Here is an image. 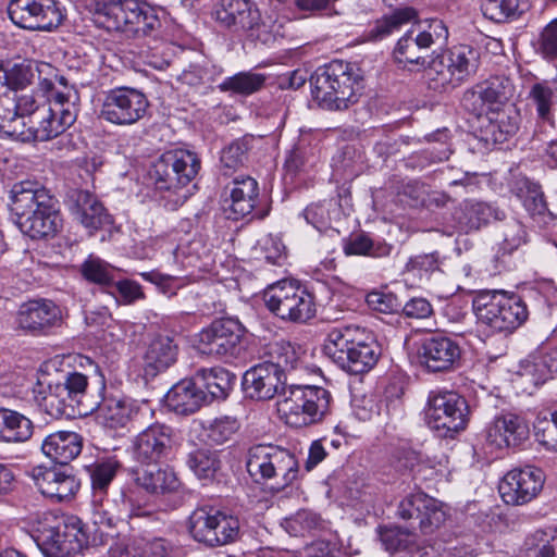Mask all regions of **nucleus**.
Returning <instances> with one entry per match:
<instances>
[{
	"instance_id": "f257e3e1",
	"label": "nucleus",
	"mask_w": 557,
	"mask_h": 557,
	"mask_svg": "<svg viewBox=\"0 0 557 557\" xmlns=\"http://www.w3.org/2000/svg\"><path fill=\"white\" fill-rule=\"evenodd\" d=\"M44 97L33 94L4 96L0 102V133L18 143L47 141L71 126L76 120L77 91L63 85Z\"/></svg>"
},
{
	"instance_id": "f03ea898",
	"label": "nucleus",
	"mask_w": 557,
	"mask_h": 557,
	"mask_svg": "<svg viewBox=\"0 0 557 557\" xmlns=\"http://www.w3.org/2000/svg\"><path fill=\"white\" fill-rule=\"evenodd\" d=\"M9 206L16 226L32 239L52 238L63 226L59 200L36 182L15 183Z\"/></svg>"
},
{
	"instance_id": "7ed1b4c3",
	"label": "nucleus",
	"mask_w": 557,
	"mask_h": 557,
	"mask_svg": "<svg viewBox=\"0 0 557 557\" xmlns=\"http://www.w3.org/2000/svg\"><path fill=\"white\" fill-rule=\"evenodd\" d=\"M268 360L248 369L243 376V388L247 397L256 400L278 399L286 385V372L298 367L300 348L289 342L280 341L269 345Z\"/></svg>"
},
{
	"instance_id": "20e7f679",
	"label": "nucleus",
	"mask_w": 557,
	"mask_h": 557,
	"mask_svg": "<svg viewBox=\"0 0 557 557\" xmlns=\"http://www.w3.org/2000/svg\"><path fill=\"white\" fill-rule=\"evenodd\" d=\"M323 352L350 374L369 372L380 356L379 346L372 335L357 325L331 327L324 339Z\"/></svg>"
},
{
	"instance_id": "39448f33",
	"label": "nucleus",
	"mask_w": 557,
	"mask_h": 557,
	"mask_svg": "<svg viewBox=\"0 0 557 557\" xmlns=\"http://www.w3.org/2000/svg\"><path fill=\"white\" fill-rule=\"evenodd\" d=\"M172 261L184 275H170L159 271L141 272L139 275L147 282L154 284L168 297L176 295L177 290L186 284L202 278L205 273L211 272L214 265L212 246L202 237L181 243L172 251Z\"/></svg>"
},
{
	"instance_id": "423d86ee",
	"label": "nucleus",
	"mask_w": 557,
	"mask_h": 557,
	"mask_svg": "<svg viewBox=\"0 0 557 557\" xmlns=\"http://www.w3.org/2000/svg\"><path fill=\"white\" fill-rule=\"evenodd\" d=\"M476 324L488 334H512L529 318L525 301L505 290H481L472 300Z\"/></svg>"
},
{
	"instance_id": "0eeeda50",
	"label": "nucleus",
	"mask_w": 557,
	"mask_h": 557,
	"mask_svg": "<svg viewBox=\"0 0 557 557\" xmlns=\"http://www.w3.org/2000/svg\"><path fill=\"white\" fill-rule=\"evenodd\" d=\"M360 75L355 65L333 60L319 67L311 76V94L320 107L327 110H345L357 102Z\"/></svg>"
},
{
	"instance_id": "6e6552de",
	"label": "nucleus",
	"mask_w": 557,
	"mask_h": 557,
	"mask_svg": "<svg viewBox=\"0 0 557 557\" xmlns=\"http://www.w3.org/2000/svg\"><path fill=\"white\" fill-rule=\"evenodd\" d=\"M96 14L108 30L127 36H150L161 27L157 9L144 0H102Z\"/></svg>"
},
{
	"instance_id": "1a4fd4ad",
	"label": "nucleus",
	"mask_w": 557,
	"mask_h": 557,
	"mask_svg": "<svg viewBox=\"0 0 557 557\" xmlns=\"http://www.w3.org/2000/svg\"><path fill=\"white\" fill-rule=\"evenodd\" d=\"M246 468L257 483L272 482L276 492L292 485L299 474V462L289 449L259 444L247 451Z\"/></svg>"
},
{
	"instance_id": "9d476101",
	"label": "nucleus",
	"mask_w": 557,
	"mask_h": 557,
	"mask_svg": "<svg viewBox=\"0 0 557 557\" xmlns=\"http://www.w3.org/2000/svg\"><path fill=\"white\" fill-rule=\"evenodd\" d=\"M332 395L317 385H288L277 400V412L286 424L304 428L323 420L330 412Z\"/></svg>"
},
{
	"instance_id": "9b49d317",
	"label": "nucleus",
	"mask_w": 557,
	"mask_h": 557,
	"mask_svg": "<svg viewBox=\"0 0 557 557\" xmlns=\"http://www.w3.org/2000/svg\"><path fill=\"white\" fill-rule=\"evenodd\" d=\"M199 170L200 160L195 152L175 149L164 152L153 162L148 172V178L157 191L176 195L175 201L183 203L188 193H180L191 183Z\"/></svg>"
},
{
	"instance_id": "f8f14e48",
	"label": "nucleus",
	"mask_w": 557,
	"mask_h": 557,
	"mask_svg": "<svg viewBox=\"0 0 557 557\" xmlns=\"http://www.w3.org/2000/svg\"><path fill=\"white\" fill-rule=\"evenodd\" d=\"M479 64L480 53L476 49L467 45L454 46L429 62V88L437 92L453 90L473 76Z\"/></svg>"
},
{
	"instance_id": "ddd939ff",
	"label": "nucleus",
	"mask_w": 557,
	"mask_h": 557,
	"mask_svg": "<svg viewBox=\"0 0 557 557\" xmlns=\"http://www.w3.org/2000/svg\"><path fill=\"white\" fill-rule=\"evenodd\" d=\"M265 307L285 322L304 324L315 317V298L297 281L282 280L263 292Z\"/></svg>"
},
{
	"instance_id": "4468645a",
	"label": "nucleus",
	"mask_w": 557,
	"mask_h": 557,
	"mask_svg": "<svg viewBox=\"0 0 557 557\" xmlns=\"http://www.w3.org/2000/svg\"><path fill=\"white\" fill-rule=\"evenodd\" d=\"M426 425L443 438H454L469 422V406L460 394L436 389L428 395L424 408Z\"/></svg>"
},
{
	"instance_id": "2eb2a0df",
	"label": "nucleus",
	"mask_w": 557,
	"mask_h": 557,
	"mask_svg": "<svg viewBox=\"0 0 557 557\" xmlns=\"http://www.w3.org/2000/svg\"><path fill=\"white\" fill-rule=\"evenodd\" d=\"M189 532L197 542L222 546L237 540L239 521L220 510L197 508L189 517Z\"/></svg>"
},
{
	"instance_id": "dca6fc26",
	"label": "nucleus",
	"mask_w": 557,
	"mask_h": 557,
	"mask_svg": "<svg viewBox=\"0 0 557 557\" xmlns=\"http://www.w3.org/2000/svg\"><path fill=\"white\" fill-rule=\"evenodd\" d=\"M149 101L144 92L131 87H115L104 92L100 117L119 126H129L144 119Z\"/></svg>"
},
{
	"instance_id": "f3484780",
	"label": "nucleus",
	"mask_w": 557,
	"mask_h": 557,
	"mask_svg": "<svg viewBox=\"0 0 557 557\" xmlns=\"http://www.w3.org/2000/svg\"><path fill=\"white\" fill-rule=\"evenodd\" d=\"M245 332L237 318L215 319L198 333L197 348L211 357H234L239 352Z\"/></svg>"
},
{
	"instance_id": "a211bd4d",
	"label": "nucleus",
	"mask_w": 557,
	"mask_h": 557,
	"mask_svg": "<svg viewBox=\"0 0 557 557\" xmlns=\"http://www.w3.org/2000/svg\"><path fill=\"white\" fill-rule=\"evenodd\" d=\"M511 79L505 75L491 76L467 89L462 96V107L476 116L500 111L515 95Z\"/></svg>"
},
{
	"instance_id": "6ab92c4d",
	"label": "nucleus",
	"mask_w": 557,
	"mask_h": 557,
	"mask_svg": "<svg viewBox=\"0 0 557 557\" xmlns=\"http://www.w3.org/2000/svg\"><path fill=\"white\" fill-rule=\"evenodd\" d=\"M8 14L16 26L28 30L50 32L64 20L55 0H11Z\"/></svg>"
},
{
	"instance_id": "aec40b11",
	"label": "nucleus",
	"mask_w": 557,
	"mask_h": 557,
	"mask_svg": "<svg viewBox=\"0 0 557 557\" xmlns=\"http://www.w3.org/2000/svg\"><path fill=\"white\" fill-rule=\"evenodd\" d=\"M176 446L174 429L164 423H152L139 432L131 444V453L141 465H156L166 460Z\"/></svg>"
},
{
	"instance_id": "412c9836",
	"label": "nucleus",
	"mask_w": 557,
	"mask_h": 557,
	"mask_svg": "<svg viewBox=\"0 0 557 557\" xmlns=\"http://www.w3.org/2000/svg\"><path fill=\"white\" fill-rule=\"evenodd\" d=\"M1 87L5 84L10 89L17 90L38 81V86L44 92H52L55 87L67 85L58 69L49 63H21L14 64L9 70L0 65Z\"/></svg>"
},
{
	"instance_id": "4be33fe9",
	"label": "nucleus",
	"mask_w": 557,
	"mask_h": 557,
	"mask_svg": "<svg viewBox=\"0 0 557 557\" xmlns=\"http://www.w3.org/2000/svg\"><path fill=\"white\" fill-rule=\"evenodd\" d=\"M484 448L490 453L521 445L529 437L524 418L512 412L496 416L482 433Z\"/></svg>"
},
{
	"instance_id": "5701e85b",
	"label": "nucleus",
	"mask_w": 557,
	"mask_h": 557,
	"mask_svg": "<svg viewBox=\"0 0 557 557\" xmlns=\"http://www.w3.org/2000/svg\"><path fill=\"white\" fill-rule=\"evenodd\" d=\"M540 468L525 466L508 471L498 485L503 500L508 505H524L537 496L544 485Z\"/></svg>"
},
{
	"instance_id": "b1692460",
	"label": "nucleus",
	"mask_w": 557,
	"mask_h": 557,
	"mask_svg": "<svg viewBox=\"0 0 557 557\" xmlns=\"http://www.w3.org/2000/svg\"><path fill=\"white\" fill-rule=\"evenodd\" d=\"M64 205L73 218L90 233L110 226L113 223L112 216L97 196L87 189L67 188L64 196Z\"/></svg>"
},
{
	"instance_id": "393cba45",
	"label": "nucleus",
	"mask_w": 557,
	"mask_h": 557,
	"mask_svg": "<svg viewBox=\"0 0 557 557\" xmlns=\"http://www.w3.org/2000/svg\"><path fill=\"white\" fill-rule=\"evenodd\" d=\"M18 329L33 335H47L63 324L62 309L48 299L22 304L15 319Z\"/></svg>"
},
{
	"instance_id": "a878e982",
	"label": "nucleus",
	"mask_w": 557,
	"mask_h": 557,
	"mask_svg": "<svg viewBox=\"0 0 557 557\" xmlns=\"http://www.w3.org/2000/svg\"><path fill=\"white\" fill-rule=\"evenodd\" d=\"M39 492L52 503L71 500L79 490V481L69 469L34 467L30 473Z\"/></svg>"
},
{
	"instance_id": "bb28decb",
	"label": "nucleus",
	"mask_w": 557,
	"mask_h": 557,
	"mask_svg": "<svg viewBox=\"0 0 557 557\" xmlns=\"http://www.w3.org/2000/svg\"><path fill=\"white\" fill-rule=\"evenodd\" d=\"M36 542L45 557H71L82 546L75 529L57 519L38 528Z\"/></svg>"
},
{
	"instance_id": "cd10ccee",
	"label": "nucleus",
	"mask_w": 557,
	"mask_h": 557,
	"mask_svg": "<svg viewBox=\"0 0 557 557\" xmlns=\"http://www.w3.org/2000/svg\"><path fill=\"white\" fill-rule=\"evenodd\" d=\"M461 357L459 345L451 338L432 335L424 338L418 349L421 366L430 372H445L454 369Z\"/></svg>"
},
{
	"instance_id": "c85d7f7f",
	"label": "nucleus",
	"mask_w": 557,
	"mask_h": 557,
	"mask_svg": "<svg viewBox=\"0 0 557 557\" xmlns=\"http://www.w3.org/2000/svg\"><path fill=\"white\" fill-rule=\"evenodd\" d=\"M144 405L131 397L106 396L98 406V418L110 429L125 428L137 420Z\"/></svg>"
},
{
	"instance_id": "c756f323",
	"label": "nucleus",
	"mask_w": 557,
	"mask_h": 557,
	"mask_svg": "<svg viewBox=\"0 0 557 557\" xmlns=\"http://www.w3.org/2000/svg\"><path fill=\"white\" fill-rule=\"evenodd\" d=\"M122 504L112 506L110 500H104V496H92V521L99 528H113L119 521L127 518L143 517L147 512L134 505L131 496L121 494Z\"/></svg>"
},
{
	"instance_id": "7c9ffc66",
	"label": "nucleus",
	"mask_w": 557,
	"mask_h": 557,
	"mask_svg": "<svg viewBox=\"0 0 557 557\" xmlns=\"http://www.w3.org/2000/svg\"><path fill=\"white\" fill-rule=\"evenodd\" d=\"M178 347L173 338L166 335L153 337L146 347L143 360L147 377H154L176 362Z\"/></svg>"
},
{
	"instance_id": "2f4dec72",
	"label": "nucleus",
	"mask_w": 557,
	"mask_h": 557,
	"mask_svg": "<svg viewBox=\"0 0 557 557\" xmlns=\"http://www.w3.org/2000/svg\"><path fill=\"white\" fill-rule=\"evenodd\" d=\"M215 18L227 28L246 32L259 18V8L253 0H221Z\"/></svg>"
},
{
	"instance_id": "473e14b6",
	"label": "nucleus",
	"mask_w": 557,
	"mask_h": 557,
	"mask_svg": "<svg viewBox=\"0 0 557 557\" xmlns=\"http://www.w3.org/2000/svg\"><path fill=\"white\" fill-rule=\"evenodd\" d=\"M418 12L412 7L398 8L369 24L362 33L363 42H379L399 32L404 25L414 22Z\"/></svg>"
},
{
	"instance_id": "72a5a7b5",
	"label": "nucleus",
	"mask_w": 557,
	"mask_h": 557,
	"mask_svg": "<svg viewBox=\"0 0 557 557\" xmlns=\"http://www.w3.org/2000/svg\"><path fill=\"white\" fill-rule=\"evenodd\" d=\"M83 449V437L73 431H57L45 437L42 453L60 465L74 460Z\"/></svg>"
},
{
	"instance_id": "f704fd0d",
	"label": "nucleus",
	"mask_w": 557,
	"mask_h": 557,
	"mask_svg": "<svg viewBox=\"0 0 557 557\" xmlns=\"http://www.w3.org/2000/svg\"><path fill=\"white\" fill-rule=\"evenodd\" d=\"M517 374L534 386L544 384L557 374V347L529 355L520 361Z\"/></svg>"
},
{
	"instance_id": "c9c22d12",
	"label": "nucleus",
	"mask_w": 557,
	"mask_h": 557,
	"mask_svg": "<svg viewBox=\"0 0 557 557\" xmlns=\"http://www.w3.org/2000/svg\"><path fill=\"white\" fill-rule=\"evenodd\" d=\"M205 400V392L200 391L195 379L176 383L165 395L168 408L183 416L196 412Z\"/></svg>"
},
{
	"instance_id": "e433bc0d",
	"label": "nucleus",
	"mask_w": 557,
	"mask_h": 557,
	"mask_svg": "<svg viewBox=\"0 0 557 557\" xmlns=\"http://www.w3.org/2000/svg\"><path fill=\"white\" fill-rule=\"evenodd\" d=\"M557 98V82L543 79L534 83L529 90L528 100L535 108L536 123L540 127L555 128L553 107Z\"/></svg>"
},
{
	"instance_id": "4c0bfd02",
	"label": "nucleus",
	"mask_w": 557,
	"mask_h": 557,
	"mask_svg": "<svg viewBox=\"0 0 557 557\" xmlns=\"http://www.w3.org/2000/svg\"><path fill=\"white\" fill-rule=\"evenodd\" d=\"M132 476L139 487L151 494L174 492L181 484L175 471L168 466L137 468L132 471Z\"/></svg>"
},
{
	"instance_id": "58836bf2",
	"label": "nucleus",
	"mask_w": 557,
	"mask_h": 557,
	"mask_svg": "<svg viewBox=\"0 0 557 557\" xmlns=\"http://www.w3.org/2000/svg\"><path fill=\"white\" fill-rule=\"evenodd\" d=\"M195 380L205 394L212 399H224L231 392L236 376L222 367L199 369L195 373Z\"/></svg>"
},
{
	"instance_id": "ea45409f",
	"label": "nucleus",
	"mask_w": 557,
	"mask_h": 557,
	"mask_svg": "<svg viewBox=\"0 0 557 557\" xmlns=\"http://www.w3.org/2000/svg\"><path fill=\"white\" fill-rule=\"evenodd\" d=\"M34 433L33 422L24 414L0 408V442L25 443Z\"/></svg>"
},
{
	"instance_id": "a19ab883",
	"label": "nucleus",
	"mask_w": 557,
	"mask_h": 557,
	"mask_svg": "<svg viewBox=\"0 0 557 557\" xmlns=\"http://www.w3.org/2000/svg\"><path fill=\"white\" fill-rule=\"evenodd\" d=\"M38 406L51 418L71 417L75 412V403L65 392V388L58 383H49L45 392L36 396Z\"/></svg>"
},
{
	"instance_id": "79ce46f5",
	"label": "nucleus",
	"mask_w": 557,
	"mask_h": 557,
	"mask_svg": "<svg viewBox=\"0 0 557 557\" xmlns=\"http://www.w3.org/2000/svg\"><path fill=\"white\" fill-rule=\"evenodd\" d=\"M258 197V183L250 176L234 178L231 187V210L235 219L250 214L256 207Z\"/></svg>"
},
{
	"instance_id": "37998d69",
	"label": "nucleus",
	"mask_w": 557,
	"mask_h": 557,
	"mask_svg": "<svg viewBox=\"0 0 557 557\" xmlns=\"http://www.w3.org/2000/svg\"><path fill=\"white\" fill-rule=\"evenodd\" d=\"M523 186L525 190L523 191L522 202L523 207L529 213L532 221L539 227H548L554 224L556 216L548 209L547 202L545 200L544 193L541 189V186L536 183H532L530 181H524Z\"/></svg>"
},
{
	"instance_id": "c03bdc74",
	"label": "nucleus",
	"mask_w": 557,
	"mask_h": 557,
	"mask_svg": "<svg viewBox=\"0 0 557 557\" xmlns=\"http://www.w3.org/2000/svg\"><path fill=\"white\" fill-rule=\"evenodd\" d=\"M478 117L481 119L482 139L486 143L502 144L518 129L516 120L503 111L485 113Z\"/></svg>"
},
{
	"instance_id": "a18cd8bd",
	"label": "nucleus",
	"mask_w": 557,
	"mask_h": 557,
	"mask_svg": "<svg viewBox=\"0 0 557 557\" xmlns=\"http://www.w3.org/2000/svg\"><path fill=\"white\" fill-rule=\"evenodd\" d=\"M120 468L121 462L116 457L103 458L86 467L91 480L92 496L102 497L107 494V490Z\"/></svg>"
},
{
	"instance_id": "49530a36",
	"label": "nucleus",
	"mask_w": 557,
	"mask_h": 557,
	"mask_svg": "<svg viewBox=\"0 0 557 557\" xmlns=\"http://www.w3.org/2000/svg\"><path fill=\"white\" fill-rule=\"evenodd\" d=\"M265 79V75L261 73H255L251 71L239 72L233 76L225 77L219 84L218 88L223 92L250 96L263 87Z\"/></svg>"
},
{
	"instance_id": "de8ad7c7",
	"label": "nucleus",
	"mask_w": 557,
	"mask_h": 557,
	"mask_svg": "<svg viewBox=\"0 0 557 557\" xmlns=\"http://www.w3.org/2000/svg\"><path fill=\"white\" fill-rule=\"evenodd\" d=\"M498 219V211L486 202H467L458 218L459 228L466 233L476 231L491 220Z\"/></svg>"
},
{
	"instance_id": "09e8293b",
	"label": "nucleus",
	"mask_w": 557,
	"mask_h": 557,
	"mask_svg": "<svg viewBox=\"0 0 557 557\" xmlns=\"http://www.w3.org/2000/svg\"><path fill=\"white\" fill-rule=\"evenodd\" d=\"M245 33L252 40L270 45L277 38L284 37V18H278L275 14L262 16L259 11V18L255 20Z\"/></svg>"
},
{
	"instance_id": "8fccbe9b",
	"label": "nucleus",
	"mask_w": 557,
	"mask_h": 557,
	"mask_svg": "<svg viewBox=\"0 0 557 557\" xmlns=\"http://www.w3.org/2000/svg\"><path fill=\"white\" fill-rule=\"evenodd\" d=\"M529 7V0H483L481 10L486 18L500 23L521 15Z\"/></svg>"
},
{
	"instance_id": "3c124183",
	"label": "nucleus",
	"mask_w": 557,
	"mask_h": 557,
	"mask_svg": "<svg viewBox=\"0 0 557 557\" xmlns=\"http://www.w3.org/2000/svg\"><path fill=\"white\" fill-rule=\"evenodd\" d=\"M527 557H557V530H536L524 542Z\"/></svg>"
},
{
	"instance_id": "603ef678",
	"label": "nucleus",
	"mask_w": 557,
	"mask_h": 557,
	"mask_svg": "<svg viewBox=\"0 0 557 557\" xmlns=\"http://www.w3.org/2000/svg\"><path fill=\"white\" fill-rule=\"evenodd\" d=\"M418 18L412 22L411 28H416L413 39L422 50L429 49L435 44H445L448 38V29L443 21L432 18L428 21L426 25L417 22Z\"/></svg>"
},
{
	"instance_id": "864d4df0",
	"label": "nucleus",
	"mask_w": 557,
	"mask_h": 557,
	"mask_svg": "<svg viewBox=\"0 0 557 557\" xmlns=\"http://www.w3.org/2000/svg\"><path fill=\"white\" fill-rule=\"evenodd\" d=\"M251 141V137L245 136L233 140L222 149L220 161L225 175L236 171L245 164Z\"/></svg>"
},
{
	"instance_id": "5fc2aeb1",
	"label": "nucleus",
	"mask_w": 557,
	"mask_h": 557,
	"mask_svg": "<svg viewBox=\"0 0 557 557\" xmlns=\"http://www.w3.org/2000/svg\"><path fill=\"white\" fill-rule=\"evenodd\" d=\"M187 465L199 480H212L221 461L214 451L197 449L188 455Z\"/></svg>"
},
{
	"instance_id": "6e6d98bb",
	"label": "nucleus",
	"mask_w": 557,
	"mask_h": 557,
	"mask_svg": "<svg viewBox=\"0 0 557 557\" xmlns=\"http://www.w3.org/2000/svg\"><path fill=\"white\" fill-rule=\"evenodd\" d=\"M416 28L408 29L403 37H400L394 49V58L398 64H414L424 66L426 61L421 55L422 49L413 39Z\"/></svg>"
},
{
	"instance_id": "4d7b16f0",
	"label": "nucleus",
	"mask_w": 557,
	"mask_h": 557,
	"mask_svg": "<svg viewBox=\"0 0 557 557\" xmlns=\"http://www.w3.org/2000/svg\"><path fill=\"white\" fill-rule=\"evenodd\" d=\"M344 251L346 255H368L371 257H385L392 251V246L381 242L374 240L367 234H359L350 238L345 245Z\"/></svg>"
},
{
	"instance_id": "13d9d810",
	"label": "nucleus",
	"mask_w": 557,
	"mask_h": 557,
	"mask_svg": "<svg viewBox=\"0 0 557 557\" xmlns=\"http://www.w3.org/2000/svg\"><path fill=\"white\" fill-rule=\"evenodd\" d=\"M502 236L503 240L498 249V253L502 256L511 255L528 243V232L524 225L517 220H510L502 225Z\"/></svg>"
},
{
	"instance_id": "bf43d9fd",
	"label": "nucleus",
	"mask_w": 557,
	"mask_h": 557,
	"mask_svg": "<svg viewBox=\"0 0 557 557\" xmlns=\"http://www.w3.org/2000/svg\"><path fill=\"white\" fill-rule=\"evenodd\" d=\"M417 528L424 534L433 533L437 530L446 520V511L443 505L435 498L426 495L424 498V505L422 507Z\"/></svg>"
},
{
	"instance_id": "052dcab7",
	"label": "nucleus",
	"mask_w": 557,
	"mask_h": 557,
	"mask_svg": "<svg viewBox=\"0 0 557 557\" xmlns=\"http://www.w3.org/2000/svg\"><path fill=\"white\" fill-rule=\"evenodd\" d=\"M238 429V421L231 417L216 418L203 426L207 442L215 445H222L230 441Z\"/></svg>"
},
{
	"instance_id": "680f3d73",
	"label": "nucleus",
	"mask_w": 557,
	"mask_h": 557,
	"mask_svg": "<svg viewBox=\"0 0 557 557\" xmlns=\"http://www.w3.org/2000/svg\"><path fill=\"white\" fill-rule=\"evenodd\" d=\"M81 271L87 281L98 285L110 286L114 282L113 267L98 257L89 256Z\"/></svg>"
},
{
	"instance_id": "e2e57ef3",
	"label": "nucleus",
	"mask_w": 557,
	"mask_h": 557,
	"mask_svg": "<svg viewBox=\"0 0 557 557\" xmlns=\"http://www.w3.org/2000/svg\"><path fill=\"white\" fill-rule=\"evenodd\" d=\"M534 433L541 444L557 450V410L539 414L534 422Z\"/></svg>"
},
{
	"instance_id": "0e129e2a",
	"label": "nucleus",
	"mask_w": 557,
	"mask_h": 557,
	"mask_svg": "<svg viewBox=\"0 0 557 557\" xmlns=\"http://www.w3.org/2000/svg\"><path fill=\"white\" fill-rule=\"evenodd\" d=\"M334 211H336V205L332 200H324L309 205L304 210V216L308 224L322 232L331 226L332 212Z\"/></svg>"
},
{
	"instance_id": "69168bd1",
	"label": "nucleus",
	"mask_w": 557,
	"mask_h": 557,
	"mask_svg": "<svg viewBox=\"0 0 557 557\" xmlns=\"http://www.w3.org/2000/svg\"><path fill=\"white\" fill-rule=\"evenodd\" d=\"M539 302V310L544 317H553L557 313V286L553 281L537 282L533 288Z\"/></svg>"
},
{
	"instance_id": "338daca9",
	"label": "nucleus",
	"mask_w": 557,
	"mask_h": 557,
	"mask_svg": "<svg viewBox=\"0 0 557 557\" xmlns=\"http://www.w3.org/2000/svg\"><path fill=\"white\" fill-rule=\"evenodd\" d=\"M444 258L441 257L438 251L430 253H420L411 257L406 268L409 272H413L420 277H429L435 271L441 270Z\"/></svg>"
},
{
	"instance_id": "774afa93",
	"label": "nucleus",
	"mask_w": 557,
	"mask_h": 557,
	"mask_svg": "<svg viewBox=\"0 0 557 557\" xmlns=\"http://www.w3.org/2000/svg\"><path fill=\"white\" fill-rule=\"evenodd\" d=\"M112 285L115 288L112 295L117 305L131 306L146 298L143 286L134 280L124 278L113 282Z\"/></svg>"
}]
</instances>
